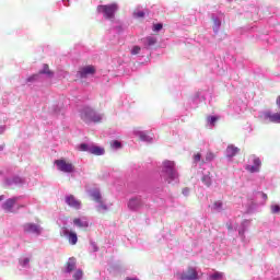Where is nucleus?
<instances>
[{
	"mask_svg": "<svg viewBox=\"0 0 280 280\" xmlns=\"http://www.w3.org/2000/svg\"><path fill=\"white\" fill-rule=\"evenodd\" d=\"M161 176L166 183H174L178 179V171H176V162L165 160L162 163Z\"/></svg>",
	"mask_w": 280,
	"mask_h": 280,
	"instance_id": "f257e3e1",
	"label": "nucleus"
},
{
	"mask_svg": "<svg viewBox=\"0 0 280 280\" xmlns=\"http://www.w3.org/2000/svg\"><path fill=\"white\" fill-rule=\"evenodd\" d=\"M81 118L85 121V124H101L102 122V115L95 112L92 108L83 109L81 114Z\"/></svg>",
	"mask_w": 280,
	"mask_h": 280,
	"instance_id": "f03ea898",
	"label": "nucleus"
},
{
	"mask_svg": "<svg viewBox=\"0 0 280 280\" xmlns=\"http://www.w3.org/2000/svg\"><path fill=\"white\" fill-rule=\"evenodd\" d=\"M118 7L116 3L98 5L97 11L103 12L105 19H115V12H117Z\"/></svg>",
	"mask_w": 280,
	"mask_h": 280,
	"instance_id": "7ed1b4c3",
	"label": "nucleus"
},
{
	"mask_svg": "<svg viewBox=\"0 0 280 280\" xmlns=\"http://www.w3.org/2000/svg\"><path fill=\"white\" fill-rule=\"evenodd\" d=\"M250 160L254 165L247 164L245 166L246 172H249V174L261 172V159L257 158V155H252Z\"/></svg>",
	"mask_w": 280,
	"mask_h": 280,
	"instance_id": "20e7f679",
	"label": "nucleus"
},
{
	"mask_svg": "<svg viewBox=\"0 0 280 280\" xmlns=\"http://www.w3.org/2000/svg\"><path fill=\"white\" fill-rule=\"evenodd\" d=\"M22 229L27 235H40L43 233V229L36 223H24Z\"/></svg>",
	"mask_w": 280,
	"mask_h": 280,
	"instance_id": "39448f33",
	"label": "nucleus"
},
{
	"mask_svg": "<svg viewBox=\"0 0 280 280\" xmlns=\"http://www.w3.org/2000/svg\"><path fill=\"white\" fill-rule=\"evenodd\" d=\"M55 164L57 165V170L59 172H65L66 174H71L75 167L71 162H67L66 160H56Z\"/></svg>",
	"mask_w": 280,
	"mask_h": 280,
	"instance_id": "423d86ee",
	"label": "nucleus"
},
{
	"mask_svg": "<svg viewBox=\"0 0 280 280\" xmlns=\"http://www.w3.org/2000/svg\"><path fill=\"white\" fill-rule=\"evenodd\" d=\"M179 280H199L198 271L194 267H189L187 272L177 273Z\"/></svg>",
	"mask_w": 280,
	"mask_h": 280,
	"instance_id": "0eeeda50",
	"label": "nucleus"
},
{
	"mask_svg": "<svg viewBox=\"0 0 280 280\" xmlns=\"http://www.w3.org/2000/svg\"><path fill=\"white\" fill-rule=\"evenodd\" d=\"M96 71L95 66H85L80 68L79 75L80 78H89V75H95Z\"/></svg>",
	"mask_w": 280,
	"mask_h": 280,
	"instance_id": "6e6552de",
	"label": "nucleus"
},
{
	"mask_svg": "<svg viewBox=\"0 0 280 280\" xmlns=\"http://www.w3.org/2000/svg\"><path fill=\"white\" fill-rule=\"evenodd\" d=\"M66 203L72 209H80V207H82V201L78 200L73 195H69L66 197Z\"/></svg>",
	"mask_w": 280,
	"mask_h": 280,
	"instance_id": "1a4fd4ad",
	"label": "nucleus"
},
{
	"mask_svg": "<svg viewBox=\"0 0 280 280\" xmlns=\"http://www.w3.org/2000/svg\"><path fill=\"white\" fill-rule=\"evenodd\" d=\"M264 119L270 121L271 124H280V113L272 114L270 112H266L264 114Z\"/></svg>",
	"mask_w": 280,
	"mask_h": 280,
	"instance_id": "9d476101",
	"label": "nucleus"
},
{
	"mask_svg": "<svg viewBox=\"0 0 280 280\" xmlns=\"http://www.w3.org/2000/svg\"><path fill=\"white\" fill-rule=\"evenodd\" d=\"M237 154H240V148H237L233 144L228 145V148L225 150V155L229 159H233V156H237Z\"/></svg>",
	"mask_w": 280,
	"mask_h": 280,
	"instance_id": "9b49d317",
	"label": "nucleus"
},
{
	"mask_svg": "<svg viewBox=\"0 0 280 280\" xmlns=\"http://www.w3.org/2000/svg\"><path fill=\"white\" fill-rule=\"evenodd\" d=\"M63 235H68V242L72 246H75V244H78V234L75 232H69V230H66L63 232Z\"/></svg>",
	"mask_w": 280,
	"mask_h": 280,
	"instance_id": "f8f14e48",
	"label": "nucleus"
},
{
	"mask_svg": "<svg viewBox=\"0 0 280 280\" xmlns=\"http://www.w3.org/2000/svg\"><path fill=\"white\" fill-rule=\"evenodd\" d=\"M14 205H16V199L12 198V199H8L3 206L2 209L4 211H7V213H12V209L14 208Z\"/></svg>",
	"mask_w": 280,
	"mask_h": 280,
	"instance_id": "ddd939ff",
	"label": "nucleus"
},
{
	"mask_svg": "<svg viewBox=\"0 0 280 280\" xmlns=\"http://www.w3.org/2000/svg\"><path fill=\"white\" fill-rule=\"evenodd\" d=\"M104 152H105L104 148H101L94 144L90 145V154H94L95 156H102Z\"/></svg>",
	"mask_w": 280,
	"mask_h": 280,
	"instance_id": "4468645a",
	"label": "nucleus"
},
{
	"mask_svg": "<svg viewBox=\"0 0 280 280\" xmlns=\"http://www.w3.org/2000/svg\"><path fill=\"white\" fill-rule=\"evenodd\" d=\"M141 206V199L140 198H132L129 200L128 202V207L129 209H131L132 211H135L136 209H139Z\"/></svg>",
	"mask_w": 280,
	"mask_h": 280,
	"instance_id": "2eb2a0df",
	"label": "nucleus"
},
{
	"mask_svg": "<svg viewBox=\"0 0 280 280\" xmlns=\"http://www.w3.org/2000/svg\"><path fill=\"white\" fill-rule=\"evenodd\" d=\"M75 257H70L69 260L66 262V271L73 272V270H75Z\"/></svg>",
	"mask_w": 280,
	"mask_h": 280,
	"instance_id": "dca6fc26",
	"label": "nucleus"
},
{
	"mask_svg": "<svg viewBox=\"0 0 280 280\" xmlns=\"http://www.w3.org/2000/svg\"><path fill=\"white\" fill-rule=\"evenodd\" d=\"M74 226H78L79 229H89V221L82 220L80 218H75L73 220Z\"/></svg>",
	"mask_w": 280,
	"mask_h": 280,
	"instance_id": "f3484780",
	"label": "nucleus"
},
{
	"mask_svg": "<svg viewBox=\"0 0 280 280\" xmlns=\"http://www.w3.org/2000/svg\"><path fill=\"white\" fill-rule=\"evenodd\" d=\"M212 22H213V25H212L213 32H220L222 21H220V19H218V18H212Z\"/></svg>",
	"mask_w": 280,
	"mask_h": 280,
	"instance_id": "a211bd4d",
	"label": "nucleus"
},
{
	"mask_svg": "<svg viewBox=\"0 0 280 280\" xmlns=\"http://www.w3.org/2000/svg\"><path fill=\"white\" fill-rule=\"evenodd\" d=\"M40 74H45V75H49V78H51V75H54V72L51 70H49V65L45 63L43 70L39 71Z\"/></svg>",
	"mask_w": 280,
	"mask_h": 280,
	"instance_id": "6ab92c4d",
	"label": "nucleus"
},
{
	"mask_svg": "<svg viewBox=\"0 0 280 280\" xmlns=\"http://www.w3.org/2000/svg\"><path fill=\"white\" fill-rule=\"evenodd\" d=\"M110 148H113V150H119L121 148V142H119V140H113L110 141Z\"/></svg>",
	"mask_w": 280,
	"mask_h": 280,
	"instance_id": "aec40b11",
	"label": "nucleus"
},
{
	"mask_svg": "<svg viewBox=\"0 0 280 280\" xmlns=\"http://www.w3.org/2000/svg\"><path fill=\"white\" fill-rule=\"evenodd\" d=\"M79 150H80V152H91V145H89L86 143H81L79 145Z\"/></svg>",
	"mask_w": 280,
	"mask_h": 280,
	"instance_id": "412c9836",
	"label": "nucleus"
},
{
	"mask_svg": "<svg viewBox=\"0 0 280 280\" xmlns=\"http://www.w3.org/2000/svg\"><path fill=\"white\" fill-rule=\"evenodd\" d=\"M201 180L207 187H211V176L205 175Z\"/></svg>",
	"mask_w": 280,
	"mask_h": 280,
	"instance_id": "4be33fe9",
	"label": "nucleus"
},
{
	"mask_svg": "<svg viewBox=\"0 0 280 280\" xmlns=\"http://www.w3.org/2000/svg\"><path fill=\"white\" fill-rule=\"evenodd\" d=\"M222 207H223L222 201H214L212 205V209H214V211H221Z\"/></svg>",
	"mask_w": 280,
	"mask_h": 280,
	"instance_id": "5701e85b",
	"label": "nucleus"
},
{
	"mask_svg": "<svg viewBox=\"0 0 280 280\" xmlns=\"http://www.w3.org/2000/svg\"><path fill=\"white\" fill-rule=\"evenodd\" d=\"M82 277H84V272L81 269H78L73 275L74 280H80Z\"/></svg>",
	"mask_w": 280,
	"mask_h": 280,
	"instance_id": "b1692460",
	"label": "nucleus"
},
{
	"mask_svg": "<svg viewBox=\"0 0 280 280\" xmlns=\"http://www.w3.org/2000/svg\"><path fill=\"white\" fill-rule=\"evenodd\" d=\"M213 159H215V153L209 151V152L206 154V162L209 163V162L213 161Z\"/></svg>",
	"mask_w": 280,
	"mask_h": 280,
	"instance_id": "393cba45",
	"label": "nucleus"
},
{
	"mask_svg": "<svg viewBox=\"0 0 280 280\" xmlns=\"http://www.w3.org/2000/svg\"><path fill=\"white\" fill-rule=\"evenodd\" d=\"M145 40L149 47H152V45H156V38L154 37H147Z\"/></svg>",
	"mask_w": 280,
	"mask_h": 280,
	"instance_id": "a878e982",
	"label": "nucleus"
},
{
	"mask_svg": "<svg viewBox=\"0 0 280 280\" xmlns=\"http://www.w3.org/2000/svg\"><path fill=\"white\" fill-rule=\"evenodd\" d=\"M141 141H152V137L148 136L145 132L140 133Z\"/></svg>",
	"mask_w": 280,
	"mask_h": 280,
	"instance_id": "bb28decb",
	"label": "nucleus"
},
{
	"mask_svg": "<svg viewBox=\"0 0 280 280\" xmlns=\"http://www.w3.org/2000/svg\"><path fill=\"white\" fill-rule=\"evenodd\" d=\"M222 277H224L222 272H214L212 276H210V279L220 280Z\"/></svg>",
	"mask_w": 280,
	"mask_h": 280,
	"instance_id": "cd10ccee",
	"label": "nucleus"
},
{
	"mask_svg": "<svg viewBox=\"0 0 280 280\" xmlns=\"http://www.w3.org/2000/svg\"><path fill=\"white\" fill-rule=\"evenodd\" d=\"M133 16L136 19H143V16H145V12H143V11H135L133 12Z\"/></svg>",
	"mask_w": 280,
	"mask_h": 280,
	"instance_id": "c85d7f7f",
	"label": "nucleus"
},
{
	"mask_svg": "<svg viewBox=\"0 0 280 280\" xmlns=\"http://www.w3.org/2000/svg\"><path fill=\"white\" fill-rule=\"evenodd\" d=\"M140 51H141V47L133 46L132 49H131V55L137 56V54H139Z\"/></svg>",
	"mask_w": 280,
	"mask_h": 280,
	"instance_id": "c756f323",
	"label": "nucleus"
},
{
	"mask_svg": "<svg viewBox=\"0 0 280 280\" xmlns=\"http://www.w3.org/2000/svg\"><path fill=\"white\" fill-rule=\"evenodd\" d=\"M194 163H200V160L202 159V154L196 153L194 156Z\"/></svg>",
	"mask_w": 280,
	"mask_h": 280,
	"instance_id": "7c9ffc66",
	"label": "nucleus"
},
{
	"mask_svg": "<svg viewBox=\"0 0 280 280\" xmlns=\"http://www.w3.org/2000/svg\"><path fill=\"white\" fill-rule=\"evenodd\" d=\"M163 30V24L158 23L153 25V32H161Z\"/></svg>",
	"mask_w": 280,
	"mask_h": 280,
	"instance_id": "2f4dec72",
	"label": "nucleus"
},
{
	"mask_svg": "<svg viewBox=\"0 0 280 280\" xmlns=\"http://www.w3.org/2000/svg\"><path fill=\"white\" fill-rule=\"evenodd\" d=\"M280 212V206L273 205L271 206V213H279Z\"/></svg>",
	"mask_w": 280,
	"mask_h": 280,
	"instance_id": "473e14b6",
	"label": "nucleus"
},
{
	"mask_svg": "<svg viewBox=\"0 0 280 280\" xmlns=\"http://www.w3.org/2000/svg\"><path fill=\"white\" fill-rule=\"evenodd\" d=\"M93 198H94V200H95L96 202H100V200H102V195H101L100 192H95V194L93 195Z\"/></svg>",
	"mask_w": 280,
	"mask_h": 280,
	"instance_id": "72a5a7b5",
	"label": "nucleus"
},
{
	"mask_svg": "<svg viewBox=\"0 0 280 280\" xmlns=\"http://www.w3.org/2000/svg\"><path fill=\"white\" fill-rule=\"evenodd\" d=\"M208 120L210 121V124H215L218 121V118L214 116H210L208 117Z\"/></svg>",
	"mask_w": 280,
	"mask_h": 280,
	"instance_id": "f704fd0d",
	"label": "nucleus"
},
{
	"mask_svg": "<svg viewBox=\"0 0 280 280\" xmlns=\"http://www.w3.org/2000/svg\"><path fill=\"white\" fill-rule=\"evenodd\" d=\"M38 78V74H33L32 77L27 78V82H34Z\"/></svg>",
	"mask_w": 280,
	"mask_h": 280,
	"instance_id": "c9c22d12",
	"label": "nucleus"
},
{
	"mask_svg": "<svg viewBox=\"0 0 280 280\" xmlns=\"http://www.w3.org/2000/svg\"><path fill=\"white\" fill-rule=\"evenodd\" d=\"M276 104H277V106L280 108V96L277 97Z\"/></svg>",
	"mask_w": 280,
	"mask_h": 280,
	"instance_id": "e433bc0d",
	"label": "nucleus"
},
{
	"mask_svg": "<svg viewBox=\"0 0 280 280\" xmlns=\"http://www.w3.org/2000/svg\"><path fill=\"white\" fill-rule=\"evenodd\" d=\"M261 196H262L264 200H268V195L266 192H262Z\"/></svg>",
	"mask_w": 280,
	"mask_h": 280,
	"instance_id": "4c0bfd02",
	"label": "nucleus"
},
{
	"mask_svg": "<svg viewBox=\"0 0 280 280\" xmlns=\"http://www.w3.org/2000/svg\"><path fill=\"white\" fill-rule=\"evenodd\" d=\"M30 264V258L24 259V266Z\"/></svg>",
	"mask_w": 280,
	"mask_h": 280,
	"instance_id": "58836bf2",
	"label": "nucleus"
},
{
	"mask_svg": "<svg viewBox=\"0 0 280 280\" xmlns=\"http://www.w3.org/2000/svg\"><path fill=\"white\" fill-rule=\"evenodd\" d=\"M101 209H104V211H106V206L102 205Z\"/></svg>",
	"mask_w": 280,
	"mask_h": 280,
	"instance_id": "ea45409f",
	"label": "nucleus"
},
{
	"mask_svg": "<svg viewBox=\"0 0 280 280\" xmlns=\"http://www.w3.org/2000/svg\"><path fill=\"white\" fill-rule=\"evenodd\" d=\"M126 280H139L137 278H127Z\"/></svg>",
	"mask_w": 280,
	"mask_h": 280,
	"instance_id": "a19ab883",
	"label": "nucleus"
},
{
	"mask_svg": "<svg viewBox=\"0 0 280 280\" xmlns=\"http://www.w3.org/2000/svg\"><path fill=\"white\" fill-rule=\"evenodd\" d=\"M205 163H206V162H205V160H203V161H201V165H205Z\"/></svg>",
	"mask_w": 280,
	"mask_h": 280,
	"instance_id": "79ce46f5",
	"label": "nucleus"
},
{
	"mask_svg": "<svg viewBox=\"0 0 280 280\" xmlns=\"http://www.w3.org/2000/svg\"><path fill=\"white\" fill-rule=\"evenodd\" d=\"M228 229L231 231V229H233V228L231 225H229Z\"/></svg>",
	"mask_w": 280,
	"mask_h": 280,
	"instance_id": "37998d69",
	"label": "nucleus"
}]
</instances>
